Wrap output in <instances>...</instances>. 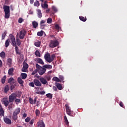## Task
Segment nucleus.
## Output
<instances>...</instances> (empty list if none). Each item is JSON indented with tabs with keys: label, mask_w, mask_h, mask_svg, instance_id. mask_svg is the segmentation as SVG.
Segmentation results:
<instances>
[{
	"label": "nucleus",
	"mask_w": 127,
	"mask_h": 127,
	"mask_svg": "<svg viewBox=\"0 0 127 127\" xmlns=\"http://www.w3.org/2000/svg\"><path fill=\"white\" fill-rule=\"evenodd\" d=\"M17 97V95L15 93H12L8 97V99L7 98H4L2 100L1 102L3 103V105L5 107H7L9 110H10L11 108H12V105L13 104V102H14V99Z\"/></svg>",
	"instance_id": "nucleus-1"
},
{
	"label": "nucleus",
	"mask_w": 127,
	"mask_h": 127,
	"mask_svg": "<svg viewBox=\"0 0 127 127\" xmlns=\"http://www.w3.org/2000/svg\"><path fill=\"white\" fill-rule=\"evenodd\" d=\"M36 67L38 69V73L40 76H42L46 72V68L40 66L38 64H36Z\"/></svg>",
	"instance_id": "nucleus-2"
},
{
	"label": "nucleus",
	"mask_w": 127,
	"mask_h": 127,
	"mask_svg": "<svg viewBox=\"0 0 127 127\" xmlns=\"http://www.w3.org/2000/svg\"><path fill=\"white\" fill-rule=\"evenodd\" d=\"M20 108H17L15 110V111L13 112V114L12 116V121H14V122H16L17 119H18V117L17 115L20 113Z\"/></svg>",
	"instance_id": "nucleus-3"
},
{
	"label": "nucleus",
	"mask_w": 127,
	"mask_h": 127,
	"mask_svg": "<svg viewBox=\"0 0 127 127\" xmlns=\"http://www.w3.org/2000/svg\"><path fill=\"white\" fill-rule=\"evenodd\" d=\"M59 45V42L57 40H50L49 46L50 48H54Z\"/></svg>",
	"instance_id": "nucleus-4"
},
{
	"label": "nucleus",
	"mask_w": 127,
	"mask_h": 127,
	"mask_svg": "<svg viewBox=\"0 0 127 127\" xmlns=\"http://www.w3.org/2000/svg\"><path fill=\"white\" fill-rule=\"evenodd\" d=\"M65 107L67 115L70 116V117H72L73 112V111H71V109H70L69 105H68V104H65Z\"/></svg>",
	"instance_id": "nucleus-5"
},
{
	"label": "nucleus",
	"mask_w": 127,
	"mask_h": 127,
	"mask_svg": "<svg viewBox=\"0 0 127 127\" xmlns=\"http://www.w3.org/2000/svg\"><path fill=\"white\" fill-rule=\"evenodd\" d=\"M9 38L11 42H12V46H16V42H15V38H14V36L12 34H10L9 35Z\"/></svg>",
	"instance_id": "nucleus-6"
},
{
	"label": "nucleus",
	"mask_w": 127,
	"mask_h": 127,
	"mask_svg": "<svg viewBox=\"0 0 127 127\" xmlns=\"http://www.w3.org/2000/svg\"><path fill=\"white\" fill-rule=\"evenodd\" d=\"M44 59L45 60L49 63H51V56L49 53H47L45 55Z\"/></svg>",
	"instance_id": "nucleus-7"
},
{
	"label": "nucleus",
	"mask_w": 127,
	"mask_h": 127,
	"mask_svg": "<svg viewBox=\"0 0 127 127\" xmlns=\"http://www.w3.org/2000/svg\"><path fill=\"white\" fill-rule=\"evenodd\" d=\"M39 80L43 85H48V81L44 77H40Z\"/></svg>",
	"instance_id": "nucleus-8"
},
{
	"label": "nucleus",
	"mask_w": 127,
	"mask_h": 127,
	"mask_svg": "<svg viewBox=\"0 0 127 127\" xmlns=\"http://www.w3.org/2000/svg\"><path fill=\"white\" fill-rule=\"evenodd\" d=\"M33 82L36 87H41L42 86L40 81L37 79H34Z\"/></svg>",
	"instance_id": "nucleus-9"
},
{
	"label": "nucleus",
	"mask_w": 127,
	"mask_h": 127,
	"mask_svg": "<svg viewBox=\"0 0 127 127\" xmlns=\"http://www.w3.org/2000/svg\"><path fill=\"white\" fill-rule=\"evenodd\" d=\"M37 127H45V124L43 122V120H39L37 123Z\"/></svg>",
	"instance_id": "nucleus-10"
},
{
	"label": "nucleus",
	"mask_w": 127,
	"mask_h": 127,
	"mask_svg": "<svg viewBox=\"0 0 127 127\" xmlns=\"http://www.w3.org/2000/svg\"><path fill=\"white\" fill-rule=\"evenodd\" d=\"M55 85L57 87V89H58V90H59L60 91H61V90H63V87L62 86V85H61V84L58 82H55Z\"/></svg>",
	"instance_id": "nucleus-11"
},
{
	"label": "nucleus",
	"mask_w": 127,
	"mask_h": 127,
	"mask_svg": "<svg viewBox=\"0 0 127 127\" xmlns=\"http://www.w3.org/2000/svg\"><path fill=\"white\" fill-rule=\"evenodd\" d=\"M3 121L7 125H11V120L7 117L3 118Z\"/></svg>",
	"instance_id": "nucleus-12"
},
{
	"label": "nucleus",
	"mask_w": 127,
	"mask_h": 127,
	"mask_svg": "<svg viewBox=\"0 0 127 127\" xmlns=\"http://www.w3.org/2000/svg\"><path fill=\"white\" fill-rule=\"evenodd\" d=\"M35 61L37 63H39V64H41V65H44V62H43V60L39 58L36 59Z\"/></svg>",
	"instance_id": "nucleus-13"
},
{
	"label": "nucleus",
	"mask_w": 127,
	"mask_h": 127,
	"mask_svg": "<svg viewBox=\"0 0 127 127\" xmlns=\"http://www.w3.org/2000/svg\"><path fill=\"white\" fill-rule=\"evenodd\" d=\"M3 9L4 12H10V10L9 9V6L3 5Z\"/></svg>",
	"instance_id": "nucleus-14"
},
{
	"label": "nucleus",
	"mask_w": 127,
	"mask_h": 127,
	"mask_svg": "<svg viewBox=\"0 0 127 127\" xmlns=\"http://www.w3.org/2000/svg\"><path fill=\"white\" fill-rule=\"evenodd\" d=\"M18 35V33H17V36L16 37V44L18 46H20L21 45V41L19 40L18 38V37H17Z\"/></svg>",
	"instance_id": "nucleus-15"
},
{
	"label": "nucleus",
	"mask_w": 127,
	"mask_h": 127,
	"mask_svg": "<svg viewBox=\"0 0 127 127\" xmlns=\"http://www.w3.org/2000/svg\"><path fill=\"white\" fill-rule=\"evenodd\" d=\"M13 71H14V68L13 67H11L8 69V74L9 76H13Z\"/></svg>",
	"instance_id": "nucleus-16"
},
{
	"label": "nucleus",
	"mask_w": 127,
	"mask_h": 127,
	"mask_svg": "<svg viewBox=\"0 0 127 127\" xmlns=\"http://www.w3.org/2000/svg\"><path fill=\"white\" fill-rule=\"evenodd\" d=\"M7 64L9 67H11L12 64V59L9 58L7 60Z\"/></svg>",
	"instance_id": "nucleus-17"
},
{
	"label": "nucleus",
	"mask_w": 127,
	"mask_h": 127,
	"mask_svg": "<svg viewBox=\"0 0 127 127\" xmlns=\"http://www.w3.org/2000/svg\"><path fill=\"white\" fill-rule=\"evenodd\" d=\"M8 91H9V86L8 85H6L4 87V90L3 92L5 94H6Z\"/></svg>",
	"instance_id": "nucleus-18"
},
{
	"label": "nucleus",
	"mask_w": 127,
	"mask_h": 127,
	"mask_svg": "<svg viewBox=\"0 0 127 127\" xmlns=\"http://www.w3.org/2000/svg\"><path fill=\"white\" fill-rule=\"evenodd\" d=\"M38 17L41 18L42 17V13H41V10L39 9H37Z\"/></svg>",
	"instance_id": "nucleus-19"
},
{
	"label": "nucleus",
	"mask_w": 127,
	"mask_h": 127,
	"mask_svg": "<svg viewBox=\"0 0 127 127\" xmlns=\"http://www.w3.org/2000/svg\"><path fill=\"white\" fill-rule=\"evenodd\" d=\"M8 83L9 84H14L15 83V81H14V79L13 77H10L8 80Z\"/></svg>",
	"instance_id": "nucleus-20"
},
{
	"label": "nucleus",
	"mask_w": 127,
	"mask_h": 127,
	"mask_svg": "<svg viewBox=\"0 0 127 127\" xmlns=\"http://www.w3.org/2000/svg\"><path fill=\"white\" fill-rule=\"evenodd\" d=\"M17 81H18V83H19L20 85H21V86H23V83H24V82L23 81V80H22L21 78L18 77Z\"/></svg>",
	"instance_id": "nucleus-21"
},
{
	"label": "nucleus",
	"mask_w": 127,
	"mask_h": 127,
	"mask_svg": "<svg viewBox=\"0 0 127 127\" xmlns=\"http://www.w3.org/2000/svg\"><path fill=\"white\" fill-rule=\"evenodd\" d=\"M43 67H44V68H45V69H52V65L50 64H45L43 65Z\"/></svg>",
	"instance_id": "nucleus-22"
},
{
	"label": "nucleus",
	"mask_w": 127,
	"mask_h": 127,
	"mask_svg": "<svg viewBox=\"0 0 127 127\" xmlns=\"http://www.w3.org/2000/svg\"><path fill=\"white\" fill-rule=\"evenodd\" d=\"M55 29H56L57 30L58 32H59V31H62V30L61 29V27H60L59 26V24H56L55 26Z\"/></svg>",
	"instance_id": "nucleus-23"
},
{
	"label": "nucleus",
	"mask_w": 127,
	"mask_h": 127,
	"mask_svg": "<svg viewBox=\"0 0 127 127\" xmlns=\"http://www.w3.org/2000/svg\"><path fill=\"white\" fill-rule=\"evenodd\" d=\"M24 36H25V33L20 32L19 36L20 39H23V38H24Z\"/></svg>",
	"instance_id": "nucleus-24"
},
{
	"label": "nucleus",
	"mask_w": 127,
	"mask_h": 127,
	"mask_svg": "<svg viewBox=\"0 0 127 127\" xmlns=\"http://www.w3.org/2000/svg\"><path fill=\"white\" fill-rule=\"evenodd\" d=\"M33 28H36L38 26V23L35 21L32 22Z\"/></svg>",
	"instance_id": "nucleus-25"
},
{
	"label": "nucleus",
	"mask_w": 127,
	"mask_h": 127,
	"mask_svg": "<svg viewBox=\"0 0 127 127\" xmlns=\"http://www.w3.org/2000/svg\"><path fill=\"white\" fill-rule=\"evenodd\" d=\"M9 16H10V12H5L4 17L6 19L9 18Z\"/></svg>",
	"instance_id": "nucleus-26"
},
{
	"label": "nucleus",
	"mask_w": 127,
	"mask_h": 127,
	"mask_svg": "<svg viewBox=\"0 0 127 127\" xmlns=\"http://www.w3.org/2000/svg\"><path fill=\"white\" fill-rule=\"evenodd\" d=\"M21 76L23 80H24V79H26V77H27V74L25 73H21Z\"/></svg>",
	"instance_id": "nucleus-27"
},
{
	"label": "nucleus",
	"mask_w": 127,
	"mask_h": 127,
	"mask_svg": "<svg viewBox=\"0 0 127 127\" xmlns=\"http://www.w3.org/2000/svg\"><path fill=\"white\" fill-rule=\"evenodd\" d=\"M35 55L37 56V57H41V54H40V52H39V50H36L35 52Z\"/></svg>",
	"instance_id": "nucleus-28"
},
{
	"label": "nucleus",
	"mask_w": 127,
	"mask_h": 127,
	"mask_svg": "<svg viewBox=\"0 0 127 127\" xmlns=\"http://www.w3.org/2000/svg\"><path fill=\"white\" fill-rule=\"evenodd\" d=\"M15 100V103L16 104V105H18L19 104H20V103H21V100L18 99V98H15L14 99Z\"/></svg>",
	"instance_id": "nucleus-29"
},
{
	"label": "nucleus",
	"mask_w": 127,
	"mask_h": 127,
	"mask_svg": "<svg viewBox=\"0 0 127 127\" xmlns=\"http://www.w3.org/2000/svg\"><path fill=\"white\" fill-rule=\"evenodd\" d=\"M79 17V19H80L81 21H83L84 22H85V21H86L87 20V17H83L82 16H80Z\"/></svg>",
	"instance_id": "nucleus-30"
},
{
	"label": "nucleus",
	"mask_w": 127,
	"mask_h": 127,
	"mask_svg": "<svg viewBox=\"0 0 127 127\" xmlns=\"http://www.w3.org/2000/svg\"><path fill=\"white\" fill-rule=\"evenodd\" d=\"M53 81H55V82H61V80H60V79H59L58 77L55 76L53 78Z\"/></svg>",
	"instance_id": "nucleus-31"
},
{
	"label": "nucleus",
	"mask_w": 127,
	"mask_h": 127,
	"mask_svg": "<svg viewBox=\"0 0 127 127\" xmlns=\"http://www.w3.org/2000/svg\"><path fill=\"white\" fill-rule=\"evenodd\" d=\"M41 44V42L40 41H38L34 43V45L35 46H36V47H40Z\"/></svg>",
	"instance_id": "nucleus-32"
},
{
	"label": "nucleus",
	"mask_w": 127,
	"mask_h": 127,
	"mask_svg": "<svg viewBox=\"0 0 127 127\" xmlns=\"http://www.w3.org/2000/svg\"><path fill=\"white\" fill-rule=\"evenodd\" d=\"M0 57H1V58L4 59L5 58V53L4 52L2 51L0 53Z\"/></svg>",
	"instance_id": "nucleus-33"
},
{
	"label": "nucleus",
	"mask_w": 127,
	"mask_h": 127,
	"mask_svg": "<svg viewBox=\"0 0 127 127\" xmlns=\"http://www.w3.org/2000/svg\"><path fill=\"white\" fill-rule=\"evenodd\" d=\"M5 79H6V75H4L1 79V82L2 84H4L5 83Z\"/></svg>",
	"instance_id": "nucleus-34"
},
{
	"label": "nucleus",
	"mask_w": 127,
	"mask_h": 127,
	"mask_svg": "<svg viewBox=\"0 0 127 127\" xmlns=\"http://www.w3.org/2000/svg\"><path fill=\"white\" fill-rule=\"evenodd\" d=\"M10 85L11 90L14 89L15 88V86H16V85L15 84V82L14 83H11Z\"/></svg>",
	"instance_id": "nucleus-35"
},
{
	"label": "nucleus",
	"mask_w": 127,
	"mask_h": 127,
	"mask_svg": "<svg viewBox=\"0 0 127 127\" xmlns=\"http://www.w3.org/2000/svg\"><path fill=\"white\" fill-rule=\"evenodd\" d=\"M47 98H48L50 99H52L53 98V95L51 93H48L46 95Z\"/></svg>",
	"instance_id": "nucleus-36"
},
{
	"label": "nucleus",
	"mask_w": 127,
	"mask_h": 127,
	"mask_svg": "<svg viewBox=\"0 0 127 127\" xmlns=\"http://www.w3.org/2000/svg\"><path fill=\"white\" fill-rule=\"evenodd\" d=\"M42 7L45 9H46V8H48V4L45 3L44 4H42Z\"/></svg>",
	"instance_id": "nucleus-37"
},
{
	"label": "nucleus",
	"mask_w": 127,
	"mask_h": 127,
	"mask_svg": "<svg viewBox=\"0 0 127 127\" xmlns=\"http://www.w3.org/2000/svg\"><path fill=\"white\" fill-rule=\"evenodd\" d=\"M36 93L38 95H44L45 94V91H37Z\"/></svg>",
	"instance_id": "nucleus-38"
},
{
	"label": "nucleus",
	"mask_w": 127,
	"mask_h": 127,
	"mask_svg": "<svg viewBox=\"0 0 127 127\" xmlns=\"http://www.w3.org/2000/svg\"><path fill=\"white\" fill-rule=\"evenodd\" d=\"M0 116H4V110H3V109H1V110H0Z\"/></svg>",
	"instance_id": "nucleus-39"
},
{
	"label": "nucleus",
	"mask_w": 127,
	"mask_h": 127,
	"mask_svg": "<svg viewBox=\"0 0 127 127\" xmlns=\"http://www.w3.org/2000/svg\"><path fill=\"white\" fill-rule=\"evenodd\" d=\"M23 67L25 68V69H28V64L26 63H23Z\"/></svg>",
	"instance_id": "nucleus-40"
},
{
	"label": "nucleus",
	"mask_w": 127,
	"mask_h": 127,
	"mask_svg": "<svg viewBox=\"0 0 127 127\" xmlns=\"http://www.w3.org/2000/svg\"><path fill=\"white\" fill-rule=\"evenodd\" d=\"M47 23H48L49 24L52 23V18H48L47 20Z\"/></svg>",
	"instance_id": "nucleus-41"
},
{
	"label": "nucleus",
	"mask_w": 127,
	"mask_h": 127,
	"mask_svg": "<svg viewBox=\"0 0 127 127\" xmlns=\"http://www.w3.org/2000/svg\"><path fill=\"white\" fill-rule=\"evenodd\" d=\"M5 47H8V46H9V41L8 40V39H7L5 41Z\"/></svg>",
	"instance_id": "nucleus-42"
},
{
	"label": "nucleus",
	"mask_w": 127,
	"mask_h": 127,
	"mask_svg": "<svg viewBox=\"0 0 127 127\" xmlns=\"http://www.w3.org/2000/svg\"><path fill=\"white\" fill-rule=\"evenodd\" d=\"M35 114L37 117L39 116V115H40V111H39V110L36 109L35 111Z\"/></svg>",
	"instance_id": "nucleus-43"
},
{
	"label": "nucleus",
	"mask_w": 127,
	"mask_h": 127,
	"mask_svg": "<svg viewBox=\"0 0 127 127\" xmlns=\"http://www.w3.org/2000/svg\"><path fill=\"white\" fill-rule=\"evenodd\" d=\"M44 33L45 36H46V34H45V32H38L37 35L38 36H42L43 35V34Z\"/></svg>",
	"instance_id": "nucleus-44"
},
{
	"label": "nucleus",
	"mask_w": 127,
	"mask_h": 127,
	"mask_svg": "<svg viewBox=\"0 0 127 127\" xmlns=\"http://www.w3.org/2000/svg\"><path fill=\"white\" fill-rule=\"evenodd\" d=\"M34 6H39V5H40L39 1L38 0L35 1L34 3Z\"/></svg>",
	"instance_id": "nucleus-45"
},
{
	"label": "nucleus",
	"mask_w": 127,
	"mask_h": 127,
	"mask_svg": "<svg viewBox=\"0 0 127 127\" xmlns=\"http://www.w3.org/2000/svg\"><path fill=\"white\" fill-rule=\"evenodd\" d=\"M29 102L30 104H31V105H33L34 104L33 99H32L31 97L29 98Z\"/></svg>",
	"instance_id": "nucleus-46"
},
{
	"label": "nucleus",
	"mask_w": 127,
	"mask_h": 127,
	"mask_svg": "<svg viewBox=\"0 0 127 127\" xmlns=\"http://www.w3.org/2000/svg\"><path fill=\"white\" fill-rule=\"evenodd\" d=\"M37 72H38V69L37 68L32 72L31 75H35Z\"/></svg>",
	"instance_id": "nucleus-47"
},
{
	"label": "nucleus",
	"mask_w": 127,
	"mask_h": 127,
	"mask_svg": "<svg viewBox=\"0 0 127 127\" xmlns=\"http://www.w3.org/2000/svg\"><path fill=\"white\" fill-rule=\"evenodd\" d=\"M54 58H55V54H53L51 57V61L52 62L54 60Z\"/></svg>",
	"instance_id": "nucleus-48"
},
{
	"label": "nucleus",
	"mask_w": 127,
	"mask_h": 127,
	"mask_svg": "<svg viewBox=\"0 0 127 127\" xmlns=\"http://www.w3.org/2000/svg\"><path fill=\"white\" fill-rule=\"evenodd\" d=\"M30 120H31L30 117H27L25 119V123H29V121H30Z\"/></svg>",
	"instance_id": "nucleus-49"
},
{
	"label": "nucleus",
	"mask_w": 127,
	"mask_h": 127,
	"mask_svg": "<svg viewBox=\"0 0 127 127\" xmlns=\"http://www.w3.org/2000/svg\"><path fill=\"white\" fill-rule=\"evenodd\" d=\"M34 82H30L29 83V86H30V87H34Z\"/></svg>",
	"instance_id": "nucleus-50"
},
{
	"label": "nucleus",
	"mask_w": 127,
	"mask_h": 127,
	"mask_svg": "<svg viewBox=\"0 0 127 127\" xmlns=\"http://www.w3.org/2000/svg\"><path fill=\"white\" fill-rule=\"evenodd\" d=\"M52 9L55 11V12H57V8L55 6H52Z\"/></svg>",
	"instance_id": "nucleus-51"
},
{
	"label": "nucleus",
	"mask_w": 127,
	"mask_h": 127,
	"mask_svg": "<svg viewBox=\"0 0 127 127\" xmlns=\"http://www.w3.org/2000/svg\"><path fill=\"white\" fill-rule=\"evenodd\" d=\"M46 79H47L48 81H50L51 80V77H50V75H47L46 76Z\"/></svg>",
	"instance_id": "nucleus-52"
},
{
	"label": "nucleus",
	"mask_w": 127,
	"mask_h": 127,
	"mask_svg": "<svg viewBox=\"0 0 127 127\" xmlns=\"http://www.w3.org/2000/svg\"><path fill=\"white\" fill-rule=\"evenodd\" d=\"M53 89L54 91H55L56 92H57V91H58V89L57 88V87L55 86H53Z\"/></svg>",
	"instance_id": "nucleus-53"
},
{
	"label": "nucleus",
	"mask_w": 127,
	"mask_h": 127,
	"mask_svg": "<svg viewBox=\"0 0 127 127\" xmlns=\"http://www.w3.org/2000/svg\"><path fill=\"white\" fill-rule=\"evenodd\" d=\"M23 21V19H22V18H19L18 19V22H19V23H22Z\"/></svg>",
	"instance_id": "nucleus-54"
},
{
	"label": "nucleus",
	"mask_w": 127,
	"mask_h": 127,
	"mask_svg": "<svg viewBox=\"0 0 127 127\" xmlns=\"http://www.w3.org/2000/svg\"><path fill=\"white\" fill-rule=\"evenodd\" d=\"M40 27L41 28V29H44V27H45V26H46V25L45 24H40Z\"/></svg>",
	"instance_id": "nucleus-55"
},
{
	"label": "nucleus",
	"mask_w": 127,
	"mask_h": 127,
	"mask_svg": "<svg viewBox=\"0 0 127 127\" xmlns=\"http://www.w3.org/2000/svg\"><path fill=\"white\" fill-rule=\"evenodd\" d=\"M33 124H34V119H32V120L30 121L29 124L32 125H33Z\"/></svg>",
	"instance_id": "nucleus-56"
},
{
	"label": "nucleus",
	"mask_w": 127,
	"mask_h": 127,
	"mask_svg": "<svg viewBox=\"0 0 127 127\" xmlns=\"http://www.w3.org/2000/svg\"><path fill=\"white\" fill-rule=\"evenodd\" d=\"M59 78H60V80H61L62 81H63V80H64V76H63V75H59Z\"/></svg>",
	"instance_id": "nucleus-57"
},
{
	"label": "nucleus",
	"mask_w": 127,
	"mask_h": 127,
	"mask_svg": "<svg viewBox=\"0 0 127 127\" xmlns=\"http://www.w3.org/2000/svg\"><path fill=\"white\" fill-rule=\"evenodd\" d=\"M46 22V20H43L40 21V24H43Z\"/></svg>",
	"instance_id": "nucleus-58"
},
{
	"label": "nucleus",
	"mask_w": 127,
	"mask_h": 127,
	"mask_svg": "<svg viewBox=\"0 0 127 127\" xmlns=\"http://www.w3.org/2000/svg\"><path fill=\"white\" fill-rule=\"evenodd\" d=\"M64 123H65V125H66V126L67 127H69V121H68V120H64Z\"/></svg>",
	"instance_id": "nucleus-59"
},
{
	"label": "nucleus",
	"mask_w": 127,
	"mask_h": 127,
	"mask_svg": "<svg viewBox=\"0 0 127 127\" xmlns=\"http://www.w3.org/2000/svg\"><path fill=\"white\" fill-rule=\"evenodd\" d=\"M15 52L16 54H18V55H20L21 54V53L19 51V50H17V51H15Z\"/></svg>",
	"instance_id": "nucleus-60"
},
{
	"label": "nucleus",
	"mask_w": 127,
	"mask_h": 127,
	"mask_svg": "<svg viewBox=\"0 0 127 127\" xmlns=\"http://www.w3.org/2000/svg\"><path fill=\"white\" fill-rule=\"evenodd\" d=\"M6 34L5 33L2 34V40L4 39Z\"/></svg>",
	"instance_id": "nucleus-61"
},
{
	"label": "nucleus",
	"mask_w": 127,
	"mask_h": 127,
	"mask_svg": "<svg viewBox=\"0 0 127 127\" xmlns=\"http://www.w3.org/2000/svg\"><path fill=\"white\" fill-rule=\"evenodd\" d=\"M26 117H27V114H26V113H24V114H23V115H22V119H24L25 118H26Z\"/></svg>",
	"instance_id": "nucleus-62"
},
{
	"label": "nucleus",
	"mask_w": 127,
	"mask_h": 127,
	"mask_svg": "<svg viewBox=\"0 0 127 127\" xmlns=\"http://www.w3.org/2000/svg\"><path fill=\"white\" fill-rule=\"evenodd\" d=\"M27 68H24V67H22V69H21V71H22V72H26V69H27Z\"/></svg>",
	"instance_id": "nucleus-63"
},
{
	"label": "nucleus",
	"mask_w": 127,
	"mask_h": 127,
	"mask_svg": "<svg viewBox=\"0 0 127 127\" xmlns=\"http://www.w3.org/2000/svg\"><path fill=\"white\" fill-rule=\"evenodd\" d=\"M120 106L122 107V108H124V103H123V102H120Z\"/></svg>",
	"instance_id": "nucleus-64"
}]
</instances>
